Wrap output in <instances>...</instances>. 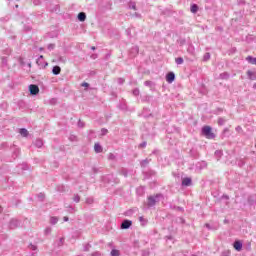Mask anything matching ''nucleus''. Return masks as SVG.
I'll return each mask as SVG.
<instances>
[{"instance_id": "1", "label": "nucleus", "mask_w": 256, "mask_h": 256, "mask_svg": "<svg viewBox=\"0 0 256 256\" xmlns=\"http://www.w3.org/2000/svg\"><path fill=\"white\" fill-rule=\"evenodd\" d=\"M202 133L204 136H206V139H213L215 137V134L211 131L210 126H204L202 128Z\"/></svg>"}, {"instance_id": "2", "label": "nucleus", "mask_w": 256, "mask_h": 256, "mask_svg": "<svg viewBox=\"0 0 256 256\" xmlns=\"http://www.w3.org/2000/svg\"><path fill=\"white\" fill-rule=\"evenodd\" d=\"M159 197H161V194H156L154 196H149L148 197V207H153L159 201Z\"/></svg>"}, {"instance_id": "3", "label": "nucleus", "mask_w": 256, "mask_h": 256, "mask_svg": "<svg viewBox=\"0 0 256 256\" xmlns=\"http://www.w3.org/2000/svg\"><path fill=\"white\" fill-rule=\"evenodd\" d=\"M29 91L31 95H38L39 94V86L32 84L29 86Z\"/></svg>"}, {"instance_id": "4", "label": "nucleus", "mask_w": 256, "mask_h": 256, "mask_svg": "<svg viewBox=\"0 0 256 256\" xmlns=\"http://www.w3.org/2000/svg\"><path fill=\"white\" fill-rule=\"evenodd\" d=\"M167 83H173L175 81V73L169 72L166 76Z\"/></svg>"}, {"instance_id": "5", "label": "nucleus", "mask_w": 256, "mask_h": 256, "mask_svg": "<svg viewBox=\"0 0 256 256\" xmlns=\"http://www.w3.org/2000/svg\"><path fill=\"white\" fill-rule=\"evenodd\" d=\"M133 225L131 220H125L124 223L121 224V229H129Z\"/></svg>"}, {"instance_id": "6", "label": "nucleus", "mask_w": 256, "mask_h": 256, "mask_svg": "<svg viewBox=\"0 0 256 256\" xmlns=\"http://www.w3.org/2000/svg\"><path fill=\"white\" fill-rule=\"evenodd\" d=\"M234 249H236V251H241V249H243V244L240 241H235Z\"/></svg>"}, {"instance_id": "7", "label": "nucleus", "mask_w": 256, "mask_h": 256, "mask_svg": "<svg viewBox=\"0 0 256 256\" xmlns=\"http://www.w3.org/2000/svg\"><path fill=\"white\" fill-rule=\"evenodd\" d=\"M94 150H95V153H103V147H101L99 143H96L94 145Z\"/></svg>"}, {"instance_id": "8", "label": "nucleus", "mask_w": 256, "mask_h": 256, "mask_svg": "<svg viewBox=\"0 0 256 256\" xmlns=\"http://www.w3.org/2000/svg\"><path fill=\"white\" fill-rule=\"evenodd\" d=\"M19 133L22 137H28L29 136V131L25 128L20 129Z\"/></svg>"}, {"instance_id": "9", "label": "nucleus", "mask_w": 256, "mask_h": 256, "mask_svg": "<svg viewBox=\"0 0 256 256\" xmlns=\"http://www.w3.org/2000/svg\"><path fill=\"white\" fill-rule=\"evenodd\" d=\"M53 75H59L61 73V67L59 66H54L52 69Z\"/></svg>"}, {"instance_id": "10", "label": "nucleus", "mask_w": 256, "mask_h": 256, "mask_svg": "<svg viewBox=\"0 0 256 256\" xmlns=\"http://www.w3.org/2000/svg\"><path fill=\"white\" fill-rule=\"evenodd\" d=\"M182 185H184V187H189V185H191V178H184L182 180Z\"/></svg>"}, {"instance_id": "11", "label": "nucleus", "mask_w": 256, "mask_h": 256, "mask_svg": "<svg viewBox=\"0 0 256 256\" xmlns=\"http://www.w3.org/2000/svg\"><path fill=\"white\" fill-rule=\"evenodd\" d=\"M78 19H79V21H85V19H87V15L84 13V12H80L79 14H78Z\"/></svg>"}, {"instance_id": "12", "label": "nucleus", "mask_w": 256, "mask_h": 256, "mask_svg": "<svg viewBox=\"0 0 256 256\" xmlns=\"http://www.w3.org/2000/svg\"><path fill=\"white\" fill-rule=\"evenodd\" d=\"M246 61H248V63H251V65H256V58H253L251 56L246 57Z\"/></svg>"}, {"instance_id": "13", "label": "nucleus", "mask_w": 256, "mask_h": 256, "mask_svg": "<svg viewBox=\"0 0 256 256\" xmlns=\"http://www.w3.org/2000/svg\"><path fill=\"white\" fill-rule=\"evenodd\" d=\"M191 13H197L199 11V6L197 4H193L190 9Z\"/></svg>"}, {"instance_id": "14", "label": "nucleus", "mask_w": 256, "mask_h": 256, "mask_svg": "<svg viewBox=\"0 0 256 256\" xmlns=\"http://www.w3.org/2000/svg\"><path fill=\"white\" fill-rule=\"evenodd\" d=\"M121 255V253L119 252V250H117V249H113L112 251H111V256H120Z\"/></svg>"}, {"instance_id": "15", "label": "nucleus", "mask_w": 256, "mask_h": 256, "mask_svg": "<svg viewBox=\"0 0 256 256\" xmlns=\"http://www.w3.org/2000/svg\"><path fill=\"white\" fill-rule=\"evenodd\" d=\"M175 63H177V65H183V58L182 57L176 58Z\"/></svg>"}, {"instance_id": "16", "label": "nucleus", "mask_w": 256, "mask_h": 256, "mask_svg": "<svg viewBox=\"0 0 256 256\" xmlns=\"http://www.w3.org/2000/svg\"><path fill=\"white\" fill-rule=\"evenodd\" d=\"M139 147H142V148L147 147V142H144V143L140 144Z\"/></svg>"}, {"instance_id": "17", "label": "nucleus", "mask_w": 256, "mask_h": 256, "mask_svg": "<svg viewBox=\"0 0 256 256\" xmlns=\"http://www.w3.org/2000/svg\"><path fill=\"white\" fill-rule=\"evenodd\" d=\"M51 223H53V225H55V223H57V218H51Z\"/></svg>"}, {"instance_id": "18", "label": "nucleus", "mask_w": 256, "mask_h": 256, "mask_svg": "<svg viewBox=\"0 0 256 256\" xmlns=\"http://www.w3.org/2000/svg\"><path fill=\"white\" fill-rule=\"evenodd\" d=\"M81 85H82V87H89V83H87V82H84Z\"/></svg>"}, {"instance_id": "19", "label": "nucleus", "mask_w": 256, "mask_h": 256, "mask_svg": "<svg viewBox=\"0 0 256 256\" xmlns=\"http://www.w3.org/2000/svg\"><path fill=\"white\" fill-rule=\"evenodd\" d=\"M132 9H133L134 11L137 10V7L135 6V4L132 5Z\"/></svg>"}, {"instance_id": "20", "label": "nucleus", "mask_w": 256, "mask_h": 256, "mask_svg": "<svg viewBox=\"0 0 256 256\" xmlns=\"http://www.w3.org/2000/svg\"><path fill=\"white\" fill-rule=\"evenodd\" d=\"M64 221H69V217L65 216Z\"/></svg>"}, {"instance_id": "21", "label": "nucleus", "mask_w": 256, "mask_h": 256, "mask_svg": "<svg viewBox=\"0 0 256 256\" xmlns=\"http://www.w3.org/2000/svg\"><path fill=\"white\" fill-rule=\"evenodd\" d=\"M247 74H248V75H253V72L248 71Z\"/></svg>"}, {"instance_id": "22", "label": "nucleus", "mask_w": 256, "mask_h": 256, "mask_svg": "<svg viewBox=\"0 0 256 256\" xmlns=\"http://www.w3.org/2000/svg\"><path fill=\"white\" fill-rule=\"evenodd\" d=\"M92 50L95 51V47L94 46L92 47Z\"/></svg>"}, {"instance_id": "23", "label": "nucleus", "mask_w": 256, "mask_h": 256, "mask_svg": "<svg viewBox=\"0 0 256 256\" xmlns=\"http://www.w3.org/2000/svg\"><path fill=\"white\" fill-rule=\"evenodd\" d=\"M40 59H43V55L40 56Z\"/></svg>"}, {"instance_id": "24", "label": "nucleus", "mask_w": 256, "mask_h": 256, "mask_svg": "<svg viewBox=\"0 0 256 256\" xmlns=\"http://www.w3.org/2000/svg\"><path fill=\"white\" fill-rule=\"evenodd\" d=\"M75 201H79V198H76Z\"/></svg>"}, {"instance_id": "25", "label": "nucleus", "mask_w": 256, "mask_h": 256, "mask_svg": "<svg viewBox=\"0 0 256 256\" xmlns=\"http://www.w3.org/2000/svg\"><path fill=\"white\" fill-rule=\"evenodd\" d=\"M143 220V217H140V221H142Z\"/></svg>"}, {"instance_id": "26", "label": "nucleus", "mask_w": 256, "mask_h": 256, "mask_svg": "<svg viewBox=\"0 0 256 256\" xmlns=\"http://www.w3.org/2000/svg\"><path fill=\"white\" fill-rule=\"evenodd\" d=\"M41 145H43V143H42V142H40V146H41Z\"/></svg>"}, {"instance_id": "27", "label": "nucleus", "mask_w": 256, "mask_h": 256, "mask_svg": "<svg viewBox=\"0 0 256 256\" xmlns=\"http://www.w3.org/2000/svg\"><path fill=\"white\" fill-rule=\"evenodd\" d=\"M254 87L256 88V84L254 85Z\"/></svg>"}]
</instances>
